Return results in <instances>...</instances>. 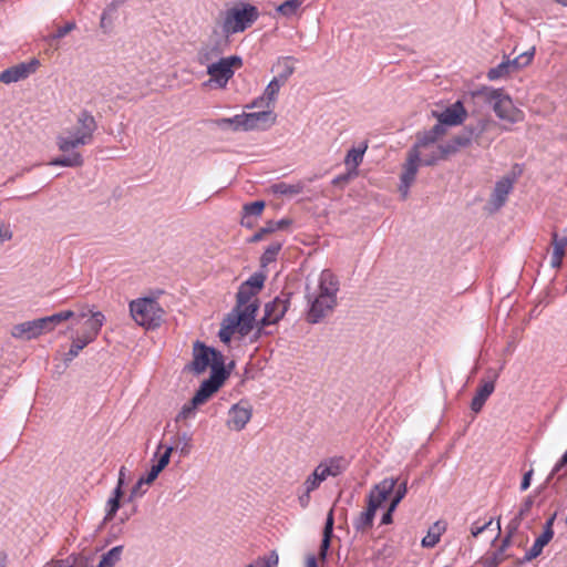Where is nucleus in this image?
Here are the masks:
<instances>
[{
	"instance_id": "f257e3e1",
	"label": "nucleus",
	"mask_w": 567,
	"mask_h": 567,
	"mask_svg": "<svg viewBox=\"0 0 567 567\" xmlns=\"http://www.w3.org/2000/svg\"><path fill=\"white\" fill-rule=\"evenodd\" d=\"M257 295L248 285H240L236 307L223 320L218 333L224 343L228 344L236 332L245 337L252 330L259 308Z\"/></svg>"
},
{
	"instance_id": "f03ea898",
	"label": "nucleus",
	"mask_w": 567,
	"mask_h": 567,
	"mask_svg": "<svg viewBox=\"0 0 567 567\" xmlns=\"http://www.w3.org/2000/svg\"><path fill=\"white\" fill-rule=\"evenodd\" d=\"M97 123L86 110L79 113L76 124L56 137V145L62 153H69L80 146L92 143Z\"/></svg>"
},
{
	"instance_id": "7ed1b4c3",
	"label": "nucleus",
	"mask_w": 567,
	"mask_h": 567,
	"mask_svg": "<svg viewBox=\"0 0 567 567\" xmlns=\"http://www.w3.org/2000/svg\"><path fill=\"white\" fill-rule=\"evenodd\" d=\"M339 282L330 270H323L319 278V295L311 302L307 315L310 323H317L329 315L337 305Z\"/></svg>"
},
{
	"instance_id": "20e7f679",
	"label": "nucleus",
	"mask_w": 567,
	"mask_h": 567,
	"mask_svg": "<svg viewBox=\"0 0 567 567\" xmlns=\"http://www.w3.org/2000/svg\"><path fill=\"white\" fill-rule=\"evenodd\" d=\"M212 54L209 52H200L198 62L207 64L208 81L204 83L205 86L212 89H226L235 72L243 66V59L238 55H229L220 58L218 61L210 62Z\"/></svg>"
},
{
	"instance_id": "39448f33",
	"label": "nucleus",
	"mask_w": 567,
	"mask_h": 567,
	"mask_svg": "<svg viewBox=\"0 0 567 567\" xmlns=\"http://www.w3.org/2000/svg\"><path fill=\"white\" fill-rule=\"evenodd\" d=\"M487 103L495 115L504 122V130H509L506 124L514 125L525 120V113L518 109L512 97L502 89L483 87L477 92Z\"/></svg>"
},
{
	"instance_id": "423d86ee",
	"label": "nucleus",
	"mask_w": 567,
	"mask_h": 567,
	"mask_svg": "<svg viewBox=\"0 0 567 567\" xmlns=\"http://www.w3.org/2000/svg\"><path fill=\"white\" fill-rule=\"evenodd\" d=\"M437 151V144L435 143H433L432 147L422 146L419 148L417 142L410 150L401 175L400 192L403 198H406L409 194V188L415 179L419 166H431L441 159V156L436 153Z\"/></svg>"
},
{
	"instance_id": "0eeeda50",
	"label": "nucleus",
	"mask_w": 567,
	"mask_h": 567,
	"mask_svg": "<svg viewBox=\"0 0 567 567\" xmlns=\"http://www.w3.org/2000/svg\"><path fill=\"white\" fill-rule=\"evenodd\" d=\"M73 311L65 310L52 316L18 323L12 327L11 336L16 339H35L43 333L51 332L58 324L73 318Z\"/></svg>"
},
{
	"instance_id": "6e6552de",
	"label": "nucleus",
	"mask_w": 567,
	"mask_h": 567,
	"mask_svg": "<svg viewBox=\"0 0 567 567\" xmlns=\"http://www.w3.org/2000/svg\"><path fill=\"white\" fill-rule=\"evenodd\" d=\"M398 482L399 480L392 477L384 478L371 489L367 509L354 522L357 530H365L372 526L377 509L388 499Z\"/></svg>"
},
{
	"instance_id": "1a4fd4ad",
	"label": "nucleus",
	"mask_w": 567,
	"mask_h": 567,
	"mask_svg": "<svg viewBox=\"0 0 567 567\" xmlns=\"http://www.w3.org/2000/svg\"><path fill=\"white\" fill-rule=\"evenodd\" d=\"M349 461L344 456H332L321 461L305 480L303 487L308 498L328 477H337L347 471Z\"/></svg>"
},
{
	"instance_id": "9d476101",
	"label": "nucleus",
	"mask_w": 567,
	"mask_h": 567,
	"mask_svg": "<svg viewBox=\"0 0 567 567\" xmlns=\"http://www.w3.org/2000/svg\"><path fill=\"white\" fill-rule=\"evenodd\" d=\"M130 312L133 320L147 329L161 326L165 311L154 298H138L130 302Z\"/></svg>"
},
{
	"instance_id": "9b49d317",
	"label": "nucleus",
	"mask_w": 567,
	"mask_h": 567,
	"mask_svg": "<svg viewBox=\"0 0 567 567\" xmlns=\"http://www.w3.org/2000/svg\"><path fill=\"white\" fill-rule=\"evenodd\" d=\"M259 17L258 9L249 3H238L225 12L221 24L223 32L227 35L244 32Z\"/></svg>"
},
{
	"instance_id": "f8f14e48",
	"label": "nucleus",
	"mask_w": 567,
	"mask_h": 567,
	"mask_svg": "<svg viewBox=\"0 0 567 567\" xmlns=\"http://www.w3.org/2000/svg\"><path fill=\"white\" fill-rule=\"evenodd\" d=\"M224 364V355L219 351L196 341L193 346V360L187 368L196 374L205 372L207 368L212 369V373L217 371L225 373Z\"/></svg>"
},
{
	"instance_id": "ddd939ff",
	"label": "nucleus",
	"mask_w": 567,
	"mask_h": 567,
	"mask_svg": "<svg viewBox=\"0 0 567 567\" xmlns=\"http://www.w3.org/2000/svg\"><path fill=\"white\" fill-rule=\"evenodd\" d=\"M90 315L83 324V329L78 336L86 340L89 343L93 342L99 336L102 326L105 321V316L101 311H93L86 307H82L79 313L74 312L76 320H82Z\"/></svg>"
},
{
	"instance_id": "4468645a",
	"label": "nucleus",
	"mask_w": 567,
	"mask_h": 567,
	"mask_svg": "<svg viewBox=\"0 0 567 567\" xmlns=\"http://www.w3.org/2000/svg\"><path fill=\"white\" fill-rule=\"evenodd\" d=\"M290 305V293L281 292L272 301L265 305V315L260 320L261 327L278 323Z\"/></svg>"
},
{
	"instance_id": "2eb2a0df",
	"label": "nucleus",
	"mask_w": 567,
	"mask_h": 567,
	"mask_svg": "<svg viewBox=\"0 0 567 567\" xmlns=\"http://www.w3.org/2000/svg\"><path fill=\"white\" fill-rule=\"evenodd\" d=\"M534 54H535V48H532L529 51L522 53L514 60L503 61L497 66L492 68L488 71L487 78L492 81L497 80V79H501V78L509 74L513 70H517V69L529 65L533 61Z\"/></svg>"
},
{
	"instance_id": "dca6fc26",
	"label": "nucleus",
	"mask_w": 567,
	"mask_h": 567,
	"mask_svg": "<svg viewBox=\"0 0 567 567\" xmlns=\"http://www.w3.org/2000/svg\"><path fill=\"white\" fill-rule=\"evenodd\" d=\"M240 117L241 131L267 130L277 121V115L272 111L241 113Z\"/></svg>"
},
{
	"instance_id": "f3484780",
	"label": "nucleus",
	"mask_w": 567,
	"mask_h": 567,
	"mask_svg": "<svg viewBox=\"0 0 567 567\" xmlns=\"http://www.w3.org/2000/svg\"><path fill=\"white\" fill-rule=\"evenodd\" d=\"M226 379L221 372H213L209 379L205 380L193 396L195 403L204 404L218 389Z\"/></svg>"
},
{
	"instance_id": "a211bd4d",
	"label": "nucleus",
	"mask_w": 567,
	"mask_h": 567,
	"mask_svg": "<svg viewBox=\"0 0 567 567\" xmlns=\"http://www.w3.org/2000/svg\"><path fill=\"white\" fill-rule=\"evenodd\" d=\"M38 66V60H32L28 63H19L2 71L0 74V81L6 84L18 82L20 80L28 78L31 73L35 72Z\"/></svg>"
},
{
	"instance_id": "6ab92c4d",
	"label": "nucleus",
	"mask_w": 567,
	"mask_h": 567,
	"mask_svg": "<svg viewBox=\"0 0 567 567\" xmlns=\"http://www.w3.org/2000/svg\"><path fill=\"white\" fill-rule=\"evenodd\" d=\"M433 115L441 124L455 126L460 125L466 118L467 112L461 101H456L442 112H433Z\"/></svg>"
},
{
	"instance_id": "aec40b11",
	"label": "nucleus",
	"mask_w": 567,
	"mask_h": 567,
	"mask_svg": "<svg viewBox=\"0 0 567 567\" xmlns=\"http://www.w3.org/2000/svg\"><path fill=\"white\" fill-rule=\"evenodd\" d=\"M554 519L555 516L550 517L544 526L543 533L535 539L532 547L526 551L524 560L530 561L535 558H537L542 551L543 548L553 539L554 537Z\"/></svg>"
},
{
	"instance_id": "412c9836",
	"label": "nucleus",
	"mask_w": 567,
	"mask_h": 567,
	"mask_svg": "<svg viewBox=\"0 0 567 567\" xmlns=\"http://www.w3.org/2000/svg\"><path fill=\"white\" fill-rule=\"evenodd\" d=\"M551 246L553 252L550 257V266L553 268L559 269L563 265V259L566 255L567 248V228L563 229L560 233L553 231L551 234Z\"/></svg>"
},
{
	"instance_id": "4be33fe9",
	"label": "nucleus",
	"mask_w": 567,
	"mask_h": 567,
	"mask_svg": "<svg viewBox=\"0 0 567 567\" xmlns=\"http://www.w3.org/2000/svg\"><path fill=\"white\" fill-rule=\"evenodd\" d=\"M496 379H497V374H495L489 380H482V382L478 385L476 393L471 402L472 411H474L475 413H478L482 410L486 400L495 390Z\"/></svg>"
},
{
	"instance_id": "5701e85b",
	"label": "nucleus",
	"mask_w": 567,
	"mask_h": 567,
	"mask_svg": "<svg viewBox=\"0 0 567 567\" xmlns=\"http://www.w3.org/2000/svg\"><path fill=\"white\" fill-rule=\"evenodd\" d=\"M251 419V410L240 404L231 406L228 413L227 425L235 431H241Z\"/></svg>"
},
{
	"instance_id": "b1692460",
	"label": "nucleus",
	"mask_w": 567,
	"mask_h": 567,
	"mask_svg": "<svg viewBox=\"0 0 567 567\" xmlns=\"http://www.w3.org/2000/svg\"><path fill=\"white\" fill-rule=\"evenodd\" d=\"M511 545V535H507L503 540L501 546L491 553H486L483 557V565L485 567H498L502 563H504L508 555L506 554L507 547Z\"/></svg>"
},
{
	"instance_id": "393cba45",
	"label": "nucleus",
	"mask_w": 567,
	"mask_h": 567,
	"mask_svg": "<svg viewBox=\"0 0 567 567\" xmlns=\"http://www.w3.org/2000/svg\"><path fill=\"white\" fill-rule=\"evenodd\" d=\"M368 150V141L362 142L359 146L352 147L348 151L344 157V165L347 169H351L352 174H359L358 167L363 161V156Z\"/></svg>"
},
{
	"instance_id": "a878e982",
	"label": "nucleus",
	"mask_w": 567,
	"mask_h": 567,
	"mask_svg": "<svg viewBox=\"0 0 567 567\" xmlns=\"http://www.w3.org/2000/svg\"><path fill=\"white\" fill-rule=\"evenodd\" d=\"M173 450L174 446H167L157 463L152 465L147 475L141 477L146 485H151L157 478L158 474L168 465Z\"/></svg>"
},
{
	"instance_id": "bb28decb",
	"label": "nucleus",
	"mask_w": 567,
	"mask_h": 567,
	"mask_svg": "<svg viewBox=\"0 0 567 567\" xmlns=\"http://www.w3.org/2000/svg\"><path fill=\"white\" fill-rule=\"evenodd\" d=\"M444 124H441L440 122L434 125L431 130L426 131V132H423V133H419L416 138H417V147H422V146H430L432 147L433 146V143L436 144V142L443 136L445 135L446 131L443 126Z\"/></svg>"
},
{
	"instance_id": "cd10ccee",
	"label": "nucleus",
	"mask_w": 567,
	"mask_h": 567,
	"mask_svg": "<svg viewBox=\"0 0 567 567\" xmlns=\"http://www.w3.org/2000/svg\"><path fill=\"white\" fill-rule=\"evenodd\" d=\"M512 188L513 183L509 178H502L496 183L492 194V203L496 208H499L505 204Z\"/></svg>"
},
{
	"instance_id": "c85d7f7f",
	"label": "nucleus",
	"mask_w": 567,
	"mask_h": 567,
	"mask_svg": "<svg viewBox=\"0 0 567 567\" xmlns=\"http://www.w3.org/2000/svg\"><path fill=\"white\" fill-rule=\"evenodd\" d=\"M333 523H334L333 512H332V509H330V512L328 513L327 519H326V524H324V528H323V537H322L320 549H319V558L321 560H324L327 558L328 549L330 547L331 537H332V533H333Z\"/></svg>"
},
{
	"instance_id": "c756f323",
	"label": "nucleus",
	"mask_w": 567,
	"mask_h": 567,
	"mask_svg": "<svg viewBox=\"0 0 567 567\" xmlns=\"http://www.w3.org/2000/svg\"><path fill=\"white\" fill-rule=\"evenodd\" d=\"M305 188V184L302 182H297L296 184H288L286 182H278L270 186V190L275 195L280 196H295L300 194Z\"/></svg>"
},
{
	"instance_id": "7c9ffc66",
	"label": "nucleus",
	"mask_w": 567,
	"mask_h": 567,
	"mask_svg": "<svg viewBox=\"0 0 567 567\" xmlns=\"http://www.w3.org/2000/svg\"><path fill=\"white\" fill-rule=\"evenodd\" d=\"M265 208V202L257 200L244 206V215L241 218V225L248 228L254 226V221L250 220L251 216L258 217L261 215Z\"/></svg>"
},
{
	"instance_id": "2f4dec72",
	"label": "nucleus",
	"mask_w": 567,
	"mask_h": 567,
	"mask_svg": "<svg viewBox=\"0 0 567 567\" xmlns=\"http://www.w3.org/2000/svg\"><path fill=\"white\" fill-rule=\"evenodd\" d=\"M84 163L81 153L71 152L69 155L56 157L50 162L53 166L80 167Z\"/></svg>"
},
{
	"instance_id": "473e14b6",
	"label": "nucleus",
	"mask_w": 567,
	"mask_h": 567,
	"mask_svg": "<svg viewBox=\"0 0 567 567\" xmlns=\"http://www.w3.org/2000/svg\"><path fill=\"white\" fill-rule=\"evenodd\" d=\"M122 549V546H115L110 549L105 555L102 556L97 567H114V565L120 560Z\"/></svg>"
},
{
	"instance_id": "72a5a7b5",
	"label": "nucleus",
	"mask_w": 567,
	"mask_h": 567,
	"mask_svg": "<svg viewBox=\"0 0 567 567\" xmlns=\"http://www.w3.org/2000/svg\"><path fill=\"white\" fill-rule=\"evenodd\" d=\"M279 557L276 551H270L264 557H258L254 563L245 567H278Z\"/></svg>"
},
{
	"instance_id": "f704fd0d",
	"label": "nucleus",
	"mask_w": 567,
	"mask_h": 567,
	"mask_svg": "<svg viewBox=\"0 0 567 567\" xmlns=\"http://www.w3.org/2000/svg\"><path fill=\"white\" fill-rule=\"evenodd\" d=\"M281 247H282V244L280 241H275V243L270 244L266 248L265 252L261 256V260H260L261 265L267 266L268 264L275 261L277 258V255L281 250Z\"/></svg>"
},
{
	"instance_id": "c9c22d12",
	"label": "nucleus",
	"mask_w": 567,
	"mask_h": 567,
	"mask_svg": "<svg viewBox=\"0 0 567 567\" xmlns=\"http://www.w3.org/2000/svg\"><path fill=\"white\" fill-rule=\"evenodd\" d=\"M302 4V0H286L277 7V12L284 17L293 16Z\"/></svg>"
},
{
	"instance_id": "e433bc0d",
	"label": "nucleus",
	"mask_w": 567,
	"mask_h": 567,
	"mask_svg": "<svg viewBox=\"0 0 567 567\" xmlns=\"http://www.w3.org/2000/svg\"><path fill=\"white\" fill-rule=\"evenodd\" d=\"M408 493V480H403L396 487L394 497L390 503V511H395L400 502L405 497Z\"/></svg>"
},
{
	"instance_id": "4c0bfd02",
	"label": "nucleus",
	"mask_w": 567,
	"mask_h": 567,
	"mask_svg": "<svg viewBox=\"0 0 567 567\" xmlns=\"http://www.w3.org/2000/svg\"><path fill=\"white\" fill-rule=\"evenodd\" d=\"M175 447L181 450V453L187 455L192 450V436L184 432L178 434L175 441Z\"/></svg>"
},
{
	"instance_id": "58836bf2",
	"label": "nucleus",
	"mask_w": 567,
	"mask_h": 567,
	"mask_svg": "<svg viewBox=\"0 0 567 567\" xmlns=\"http://www.w3.org/2000/svg\"><path fill=\"white\" fill-rule=\"evenodd\" d=\"M280 87H281L280 81L277 78H274L264 91V95L266 96V99H268V101H270V103L272 105L275 104V101H276L277 94L280 91Z\"/></svg>"
},
{
	"instance_id": "ea45409f",
	"label": "nucleus",
	"mask_w": 567,
	"mask_h": 567,
	"mask_svg": "<svg viewBox=\"0 0 567 567\" xmlns=\"http://www.w3.org/2000/svg\"><path fill=\"white\" fill-rule=\"evenodd\" d=\"M198 405H200V404L195 403L194 399H192L189 402L185 403L176 416V422L194 417L196 408Z\"/></svg>"
},
{
	"instance_id": "a19ab883",
	"label": "nucleus",
	"mask_w": 567,
	"mask_h": 567,
	"mask_svg": "<svg viewBox=\"0 0 567 567\" xmlns=\"http://www.w3.org/2000/svg\"><path fill=\"white\" fill-rule=\"evenodd\" d=\"M89 344V342L86 340H84L83 338H81L80 336H75L72 338V344L69 349V352H68V359L69 360H72L73 358H75L80 351L82 349H84L86 346Z\"/></svg>"
},
{
	"instance_id": "79ce46f5",
	"label": "nucleus",
	"mask_w": 567,
	"mask_h": 567,
	"mask_svg": "<svg viewBox=\"0 0 567 567\" xmlns=\"http://www.w3.org/2000/svg\"><path fill=\"white\" fill-rule=\"evenodd\" d=\"M240 116H241V114H237L233 117L219 118L216 121V124L219 127L231 126L234 131H239V130H241V125H240L241 117Z\"/></svg>"
},
{
	"instance_id": "37998d69",
	"label": "nucleus",
	"mask_w": 567,
	"mask_h": 567,
	"mask_svg": "<svg viewBox=\"0 0 567 567\" xmlns=\"http://www.w3.org/2000/svg\"><path fill=\"white\" fill-rule=\"evenodd\" d=\"M265 279H266L265 275L254 274L243 284L248 285L249 288L259 292L264 287Z\"/></svg>"
},
{
	"instance_id": "c03bdc74",
	"label": "nucleus",
	"mask_w": 567,
	"mask_h": 567,
	"mask_svg": "<svg viewBox=\"0 0 567 567\" xmlns=\"http://www.w3.org/2000/svg\"><path fill=\"white\" fill-rule=\"evenodd\" d=\"M439 151L436 152L439 156H441V159L447 158L450 155L455 154L457 150V145L454 144L453 141H450L445 144H437Z\"/></svg>"
},
{
	"instance_id": "a18cd8bd",
	"label": "nucleus",
	"mask_w": 567,
	"mask_h": 567,
	"mask_svg": "<svg viewBox=\"0 0 567 567\" xmlns=\"http://www.w3.org/2000/svg\"><path fill=\"white\" fill-rule=\"evenodd\" d=\"M76 28V24L74 21L66 22L63 27H60L56 29V31L48 37V40H56L65 37L68 33L73 31Z\"/></svg>"
},
{
	"instance_id": "49530a36",
	"label": "nucleus",
	"mask_w": 567,
	"mask_h": 567,
	"mask_svg": "<svg viewBox=\"0 0 567 567\" xmlns=\"http://www.w3.org/2000/svg\"><path fill=\"white\" fill-rule=\"evenodd\" d=\"M246 107L247 109H264V111H272L274 105L262 94L261 96L252 100L251 103L248 104Z\"/></svg>"
},
{
	"instance_id": "de8ad7c7",
	"label": "nucleus",
	"mask_w": 567,
	"mask_h": 567,
	"mask_svg": "<svg viewBox=\"0 0 567 567\" xmlns=\"http://www.w3.org/2000/svg\"><path fill=\"white\" fill-rule=\"evenodd\" d=\"M121 506V499L111 497L106 504L105 520H112Z\"/></svg>"
},
{
	"instance_id": "09e8293b",
	"label": "nucleus",
	"mask_w": 567,
	"mask_h": 567,
	"mask_svg": "<svg viewBox=\"0 0 567 567\" xmlns=\"http://www.w3.org/2000/svg\"><path fill=\"white\" fill-rule=\"evenodd\" d=\"M492 523H493L492 518L484 520V522L477 520V522L473 523L471 526V535L473 537H477L485 529H487L492 525Z\"/></svg>"
},
{
	"instance_id": "8fccbe9b",
	"label": "nucleus",
	"mask_w": 567,
	"mask_h": 567,
	"mask_svg": "<svg viewBox=\"0 0 567 567\" xmlns=\"http://www.w3.org/2000/svg\"><path fill=\"white\" fill-rule=\"evenodd\" d=\"M146 484L140 478L136 484L132 487L128 501L132 502L135 498L142 497L146 493V488H144Z\"/></svg>"
},
{
	"instance_id": "3c124183",
	"label": "nucleus",
	"mask_w": 567,
	"mask_h": 567,
	"mask_svg": "<svg viewBox=\"0 0 567 567\" xmlns=\"http://www.w3.org/2000/svg\"><path fill=\"white\" fill-rule=\"evenodd\" d=\"M440 542V534L432 533L431 530L422 539V546L426 548L434 547Z\"/></svg>"
},
{
	"instance_id": "603ef678",
	"label": "nucleus",
	"mask_w": 567,
	"mask_h": 567,
	"mask_svg": "<svg viewBox=\"0 0 567 567\" xmlns=\"http://www.w3.org/2000/svg\"><path fill=\"white\" fill-rule=\"evenodd\" d=\"M359 174H352L351 169H347L346 174L339 175L333 179L334 185L347 184L350 179L357 177Z\"/></svg>"
},
{
	"instance_id": "864d4df0",
	"label": "nucleus",
	"mask_w": 567,
	"mask_h": 567,
	"mask_svg": "<svg viewBox=\"0 0 567 567\" xmlns=\"http://www.w3.org/2000/svg\"><path fill=\"white\" fill-rule=\"evenodd\" d=\"M12 238V231L10 229L9 225H1L0 226V244L8 241Z\"/></svg>"
},
{
	"instance_id": "5fc2aeb1",
	"label": "nucleus",
	"mask_w": 567,
	"mask_h": 567,
	"mask_svg": "<svg viewBox=\"0 0 567 567\" xmlns=\"http://www.w3.org/2000/svg\"><path fill=\"white\" fill-rule=\"evenodd\" d=\"M532 475H533L532 470L524 474L522 483H520L522 491H526L530 486Z\"/></svg>"
},
{
	"instance_id": "6e6d98bb",
	"label": "nucleus",
	"mask_w": 567,
	"mask_h": 567,
	"mask_svg": "<svg viewBox=\"0 0 567 567\" xmlns=\"http://www.w3.org/2000/svg\"><path fill=\"white\" fill-rule=\"evenodd\" d=\"M452 141L454 142L455 145H457V150L468 145V143H470L468 138H466V137H455Z\"/></svg>"
},
{
	"instance_id": "4d7b16f0",
	"label": "nucleus",
	"mask_w": 567,
	"mask_h": 567,
	"mask_svg": "<svg viewBox=\"0 0 567 567\" xmlns=\"http://www.w3.org/2000/svg\"><path fill=\"white\" fill-rule=\"evenodd\" d=\"M394 511H390V507H389L388 511L382 516L381 524L388 525V524L392 523V513Z\"/></svg>"
},
{
	"instance_id": "13d9d810",
	"label": "nucleus",
	"mask_w": 567,
	"mask_h": 567,
	"mask_svg": "<svg viewBox=\"0 0 567 567\" xmlns=\"http://www.w3.org/2000/svg\"><path fill=\"white\" fill-rule=\"evenodd\" d=\"M122 486H123L122 480H118L112 497L121 499V497L123 495Z\"/></svg>"
},
{
	"instance_id": "bf43d9fd",
	"label": "nucleus",
	"mask_w": 567,
	"mask_h": 567,
	"mask_svg": "<svg viewBox=\"0 0 567 567\" xmlns=\"http://www.w3.org/2000/svg\"><path fill=\"white\" fill-rule=\"evenodd\" d=\"M266 234H267V233L265 231V229H264V228H260V229H259V230H258V231H257V233L251 237L250 241H251V243H257V241H259V240L264 239V237H265V235H266Z\"/></svg>"
},
{
	"instance_id": "052dcab7",
	"label": "nucleus",
	"mask_w": 567,
	"mask_h": 567,
	"mask_svg": "<svg viewBox=\"0 0 567 567\" xmlns=\"http://www.w3.org/2000/svg\"><path fill=\"white\" fill-rule=\"evenodd\" d=\"M266 233L270 234L277 229H279V224H276L275 221H269L265 227H262Z\"/></svg>"
},
{
	"instance_id": "680f3d73",
	"label": "nucleus",
	"mask_w": 567,
	"mask_h": 567,
	"mask_svg": "<svg viewBox=\"0 0 567 567\" xmlns=\"http://www.w3.org/2000/svg\"><path fill=\"white\" fill-rule=\"evenodd\" d=\"M306 567H318L317 558L313 555L307 557Z\"/></svg>"
},
{
	"instance_id": "e2e57ef3",
	"label": "nucleus",
	"mask_w": 567,
	"mask_h": 567,
	"mask_svg": "<svg viewBox=\"0 0 567 567\" xmlns=\"http://www.w3.org/2000/svg\"><path fill=\"white\" fill-rule=\"evenodd\" d=\"M44 567H72V566L65 561H52V563L47 564Z\"/></svg>"
},
{
	"instance_id": "0e129e2a",
	"label": "nucleus",
	"mask_w": 567,
	"mask_h": 567,
	"mask_svg": "<svg viewBox=\"0 0 567 567\" xmlns=\"http://www.w3.org/2000/svg\"><path fill=\"white\" fill-rule=\"evenodd\" d=\"M565 464H567V451L564 453V455L561 456L559 463L557 464V467L556 470L558 471L561 466H564Z\"/></svg>"
},
{
	"instance_id": "69168bd1",
	"label": "nucleus",
	"mask_w": 567,
	"mask_h": 567,
	"mask_svg": "<svg viewBox=\"0 0 567 567\" xmlns=\"http://www.w3.org/2000/svg\"><path fill=\"white\" fill-rule=\"evenodd\" d=\"M309 499L310 498H308L306 494L299 497V502H300L302 507H306L308 505Z\"/></svg>"
},
{
	"instance_id": "338daca9",
	"label": "nucleus",
	"mask_w": 567,
	"mask_h": 567,
	"mask_svg": "<svg viewBox=\"0 0 567 567\" xmlns=\"http://www.w3.org/2000/svg\"><path fill=\"white\" fill-rule=\"evenodd\" d=\"M125 471L126 468L124 466L120 468L118 480H122V484H124Z\"/></svg>"
},
{
	"instance_id": "774afa93",
	"label": "nucleus",
	"mask_w": 567,
	"mask_h": 567,
	"mask_svg": "<svg viewBox=\"0 0 567 567\" xmlns=\"http://www.w3.org/2000/svg\"><path fill=\"white\" fill-rule=\"evenodd\" d=\"M555 2L564 6V7H567V0H554Z\"/></svg>"
}]
</instances>
